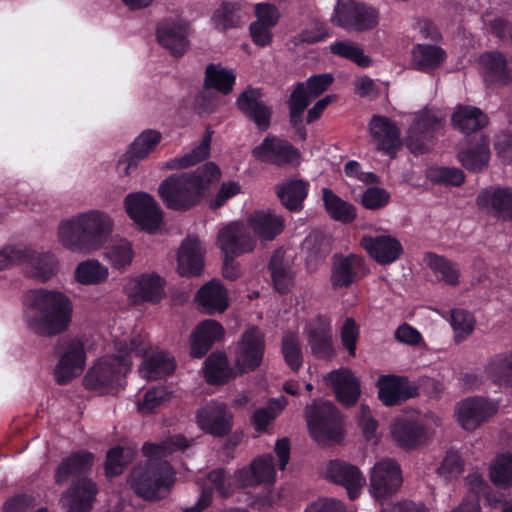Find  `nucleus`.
<instances>
[{
	"instance_id": "f257e3e1",
	"label": "nucleus",
	"mask_w": 512,
	"mask_h": 512,
	"mask_svg": "<svg viewBox=\"0 0 512 512\" xmlns=\"http://www.w3.org/2000/svg\"><path fill=\"white\" fill-rule=\"evenodd\" d=\"M188 447L183 435H175L160 443H145L142 447L144 456L149 459L144 465L132 471V487L137 495L145 500H159L165 497L175 482V471L161 457Z\"/></svg>"
},
{
	"instance_id": "f03ea898",
	"label": "nucleus",
	"mask_w": 512,
	"mask_h": 512,
	"mask_svg": "<svg viewBox=\"0 0 512 512\" xmlns=\"http://www.w3.org/2000/svg\"><path fill=\"white\" fill-rule=\"evenodd\" d=\"M24 319L28 328L43 337L63 333L69 326L73 307L64 293L46 289H34L24 301Z\"/></svg>"
},
{
	"instance_id": "7ed1b4c3",
	"label": "nucleus",
	"mask_w": 512,
	"mask_h": 512,
	"mask_svg": "<svg viewBox=\"0 0 512 512\" xmlns=\"http://www.w3.org/2000/svg\"><path fill=\"white\" fill-rule=\"evenodd\" d=\"M220 175L219 167L213 162H207L194 171L168 176L159 185L158 193L167 208L187 211L201 201L205 190Z\"/></svg>"
},
{
	"instance_id": "20e7f679",
	"label": "nucleus",
	"mask_w": 512,
	"mask_h": 512,
	"mask_svg": "<svg viewBox=\"0 0 512 512\" xmlns=\"http://www.w3.org/2000/svg\"><path fill=\"white\" fill-rule=\"evenodd\" d=\"M114 223L111 217L99 210L80 213L59 225L58 237L66 249L74 253H91L108 241Z\"/></svg>"
},
{
	"instance_id": "39448f33",
	"label": "nucleus",
	"mask_w": 512,
	"mask_h": 512,
	"mask_svg": "<svg viewBox=\"0 0 512 512\" xmlns=\"http://www.w3.org/2000/svg\"><path fill=\"white\" fill-rule=\"evenodd\" d=\"M132 362L116 355L101 357L84 376L83 383L87 390L102 394H116L123 389V381L130 371Z\"/></svg>"
},
{
	"instance_id": "423d86ee",
	"label": "nucleus",
	"mask_w": 512,
	"mask_h": 512,
	"mask_svg": "<svg viewBox=\"0 0 512 512\" xmlns=\"http://www.w3.org/2000/svg\"><path fill=\"white\" fill-rule=\"evenodd\" d=\"M305 417L311 436L318 442H340L343 438V420L337 407L330 401L315 399L305 408Z\"/></svg>"
},
{
	"instance_id": "0eeeda50",
	"label": "nucleus",
	"mask_w": 512,
	"mask_h": 512,
	"mask_svg": "<svg viewBox=\"0 0 512 512\" xmlns=\"http://www.w3.org/2000/svg\"><path fill=\"white\" fill-rule=\"evenodd\" d=\"M330 21L348 32H364L377 26L378 13L357 0H337Z\"/></svg>"
},
{
	"instance_id": "6e6552de",
	"label": "nucleus",
	"mask_w": 512,
	"mask_h": 512,
	"mask_svg": "<svg viewBox=\"0 0 512 512\" xmlns=\"http://www.w3.org/2000/svg\"><path fill=\"white\" fill-rule=\"evenodd\" d=\"M443 127V118L431 110L417 113L407 132V148L415 155L428 153Z\"/></svg>"
},
{
	"instance_id": "1a4fd4ad",
	"label": "nucleus",
	"mask_w": 512,
	"mask_h": 512,
	"mask_svg": "<svg viewBox=\"0 0 512 512\" xmlns=\"http://www.w3.org/2000/svg\"><path fill=\"white\" fill-rule=\"evenodd\" d=\"M128 216L140 230L154 233L163 220V213L156 200L146 192L128 194L124 199Z\"/></svg>"
},
{
	"instance_id": "9d476101",
	"label": "nucleus",
	"mask_w": 512,
	"mask_h": 512,
	"mask_svg": "<svg viewBox=\"0 0 512 512\" xmlns=\"http://www.w3.org/2000/svg\"><path fill=\"white\" fill-rule=\"evenodd\" d=\"M403 483L402 471L393 459H382L374 464L369 478L371 496L383 502L395 495Z\"/></svg>"
},
{
	"instance_id": "9b49d317",
	"label": "nucleus",
	"mask_w": 512,
	"mask_h": 512,
	"mask_svg": "<svg viewBox=\"0 0 512 512\" xmlns=\"http://www.w3.org/2000/svg\"><path fill=\"white\" fill-rule=\"evenodd\" d=\"M265 347V334L258 326H251L243 332L235 349V365L240 374L255 371L261 366Z\"/></svg>"
},
{
	"instance_id": "f8f14e48",
	"label": "nucleus",
	"mask_w": 512,
	"mask_h": 512,
	"mask_svg": "<svg viewBox=\"0 0 512 512\" xmlns=\"http://www.w3.org/2000/svg\"><path fill=\"white\" fill-rule=\"evenodd\" d=\"M59 350V360L53 373L58 385H66L84 371L86 350L79 339L64 340Z\"/></svg>"
},
{
	"instance_id": "ddd939ff",
	"label": "nucleus",
	"mask_w": 512,
	"mask_h": 512,
	"mask_svg": "<svg viewBox=\"0 0 512 512\" xmlns=\"http://www.w3.org/2000/svg\"><path fill=\"white\" fill-rule=\"evenodd\" d=\"M484 85L491 92H498L512 85V69L506 56L499 51H485L477 60Z\"/></svg>"
},
{
	"instance_id": "4468645a",
	"label": "nucleus",
	"mask_w": 512,
	"mask_h": 512,
	"mask_svg": "<svg viewBox=\"0 0 512 512\" xmlns=\"http://www.w3.org/2000/svg\"><path fill=\"white\" fill-rule=\"evenodd\" d=\"M251 153L257 161L278 167L294 165L301 157L300 151L288 140L275 135H267Z\"/></svg>"
},
{
	"instance_id": "2eb2a0df",
	"label": "nucleus",
	"mask_w": 512,
	"mask_h": 512,
	"mask_svg": "<svg viewBox=\"0 0 512 512\" xmlns=\"http://www.w3.org/2000/svg\"><path fill=\"white\" fill-rule=\"evenodd\" d=\"M369 273L370 269L361 255L336 253L332 257L330 281L335 290L349 288Z\"/></svg>"
},
{
	"instance_id": "dca6fc26",
	"label": "nucleus",
	"mask_w": 512,
	"mask_h": 512,
	"mask_svg": "<svg viewBox=\"0 0 512 512\" xmlns=\"http://www.w3.org/2000/svg\"><path fill=\"white\" fill-rule=\"evenodd\" d=\"M196 423L206 434L221 438L230 434L233 414L226 403L210 400L197 410Z\"/></svg>"
},
{
	"instance_id": "f3484780",
	"label": "nucleus",
	"mask_w": 512,
	"mask_h": 512,
	"mask_svg": "<svg viewBox=\"0 0 512 512\" xmlns=\"http://www.w3.org/2000/svg\"><path fill=\"white\" fill-rule=\"evenodd\" d=\"M217 244L224 255L239 257L252 252L256 246V240L244 223L232 221L218 232Z\"/></svg>"
},
{
	"instance_id": "a211bd4d",
	"label": "nucleus",
	"mask_w": 512,
	"mask_h": 512,
	"mask_svg": "<svg viewBox=\"0 0 512 512\" xmlns=\"http://www.w3.org/2000/svg\"><path fill=\"white\" fill-rule=\"evenodd\" d=\"M162 140V134L155 129L142 131L130 144L128 150L118 160L117 169L120 174L129 176L137 169L138 164L152 153Z\"/></svg>"
},
{
	"instance_id": "6ab92c4d",
	"label": "nucleus",
	"mask_w": 512,
	"mask_h": 512,
	"mask_svg": "<svg viewBox=\"0 0 512 512\" xmlns=\"http://www.w3.org/2000/svg\"><path fill=\"white\" fill-rule=\"evenodd\" d=\"M378 398L387 406H396L419 396V386L406 376L382 375L377 380Z\"/></svg>"
},
{
	"instance_id": "aec40b11",
	"label": "nucleus",
	"mask_w": 512,
	"mask_h": 512,
	"mask_svg": "<svg viewBox=\"0 0 512 512\" xmlns=\"http://www.w3.org/2000/svg\"><path fill=\"white\" fill-rule=\"evenodd\" d=\"M360 246L370 258L382 266L396 262L404 253L401 242L391 235H364L360 240Z\"/></svg>"
},
{
	"instance_id": "412c9836",
	"label": "nucleus",
	"mask_w": 512,
	"mask_h": 512,
	"mask_svg": "<svg viewBox=\"0 0 512 512\" xmlns=\"http://www.w3.org/2000/svg\"><path fill=\"white\" fill-rule=\"evenodd\" d=\"M479 209L487 211L503 221H512V188L489 186L480 190L476 197Z\"/></svg>"
},
{
	"instance_id": "4be33fe9",
	"label": "nucleus",
	"mask_w": 512,
	"mask_h": 512,
	"mask_svg": "<svg viewBox=\"0 0 512 512\" xmlns=\"http://www.w3.org/2000/svg\"><path fill=\"white\" fill-rule=\"evenodd\" d=\"M369 132L378 151L392 158L396 156L402 142L400 130L391 119L386 116L374 115L369 122Z\"/></svg>"
},
{
	"instance_id": "5701e85b",
	"label": "nucleus",
	"mask_w": 512,
	"mask_h": 512,
	"mask_svg": "<svg viewBox=\"0 0 512 512\" xmlns=\"http://www.w3.org/2000/svg\"><path fill=\"white\" fill-rule=\"evenodd\" d=\"M159 44L175 57L182 56L189 47V25L183 20H166L156 31Z\"/></svg>"
},
{
	"instance_id": "b1692460",
	"label": "nucleus",
	"mask_w": 512,
	"mask_h": 512,
	"mask_svg": "<svg viewBox=\"0 0 512 512\" xmlns=\"http://www.w3.org/2000/svg\"><path fill=\"white\" fill-rule=\"evenodd\" d=\"M327 475L332 482L346 488L351 500L359 497L361 489L366 484V479L360 469L342 460L330 461Z\"/></svg>"
},
{
	"instance_id": "393cba45",
	"label": "nucleus",
	"mask_w": 512,
	"mask_h": 512,
	"mask_svg": "<svg viewBox=\"0 0 512 512\" xmlns=\"http://www.w3.org/2000/svg\"><path fill=\"white\" fill-rule=\"evenodd\" d=\"M490 156L489 139L484 134L475 135L457 154L461 165L472 173L483 172L489 165Z\"/></svg>"
},
{
	"instance_id": "a878e982",
	"label": "nucleus",
	"mask_w": 512,
	"mask_h": 512,
	"mask_svg": "<svg viewBox=\"0 0 512 512\" xmlns=\"http://www.w3.org/2000/svg\"><path fill=\"white\" fill-rule=\"evenodd\" d=\"M204 268V251L197 237H186L177 254L178 273L183 277L199 276Z\"/></svg>"
},
{
	"instance_id": "bb28decb",
	"label": "nucleus",
	"mask_w": 512,
	"mask_h": 512,
	"mask_svg": "<svg viewBox=\"0 0 512 512\" xmlns=\"http://www.w3.org/2000/svg\"><path fill=\"white\" fill-rule=\"evenodd\" d=\"M223 336L224 328L219 322L211 319L200 322L190 336L191 357L203 358Z\"/></svg>"
},
{
	"instance_id": "cd10ccee",
	"label": "nucleus",
	"mask_w": 512,
	"mask_h": 512,
	"mask_svg": "<svg viewBox=\"0 0 512 512\" xmlns=\"http://www.w3.org/2000/svg\"><path fill=\"white\" fill-rule=\"evenodd\" d=\"M332 328L328 321L318 317L307 328V340L312 355L317 359L331 360L335 356Z\"/></svg>"
},
{
	"instance_id": "c85d7f7f",
	"label": "nucleus",
	"mask_w": 512,
	"mask_h": 512,
	"mask_svg": "<svg viewBox=\"0 0 512 512\" xmlns=\"http://www.w3.org/2000/svg\"><path fill=\"white\" fill-rule=\"evenodd\" d=\"M495 413V408L482 397H469L457 409L458 421L463 429L472 431L487 421Z\"/></svg>"
},
{
	"instance_id": "c756f323",
	"label": "nucleus",
	"mask_w": 512,
	"mask_h": 512,
	"mask_svg": "<svg viewBox=\"0 0 512 512\" xmlns=\"http://www.w3.org/2000/svg\"><path fill=\"white\" fill-rule=\"evenodd\" d=\"M334 390L335 397L346 407L354 406L360 397V383L349 368L331 371L327 377Z\"/></svg>"
},
{
	"instance_id": "7c9ffc66",
	"label": "nucleus",
	"mask_w": 512,
	"mask_h": 512,
	"mask_svg": "<svg viewBox=\"0 0 512 512\" xmlns=\"http://www.w3.org/2000/svg\"><path fill=\"white\" fill-rule=\"evenodd\" d=\"M94 464V454L78 450L64 457L56 468L54 479L57 485L66 484L71 478L88 473Z\"/></svg>"
},
{
	"instance_id": "2f4dec72",
	"label": "nucleus",
	"mask_w": 512,
	"mask_h": 512,
	"mask_svg": "<svg viewBox=\"0 0 512 512\" xmlns=\"http://www.w3.org/2000/svg\"><path fill=\"white\" fill-rule=\"evenodd\" d=\"M195 303L206 314L223 313L228 307L227 290L220 281L212 279L197 291Z\"/></svg>"
},
{
	"instance_id": "473e14b6",
	"label": "nucleus",
	"mask_w": 512,
	"mask_h": 512,
	"mask_svg": "<svg viewBox=\"0 0 512 512\" xmlns=\"http://www.w3.org/2000/svg\"><path fill=\"white\" fill-rule=\"evenodd\" d=\"M97 493L96 483L92 479L82 477L74 481L65 494L67 512H90Z\"/></svg>"
},
{
	"instance_id": "72a5a7b5",
	"label": "nucleus",
	"mask_w": 512,
	"mask_h": 512,
	"mask_svg": "<svg viewBox=\"0 0 512 512\" xmlns=\"http://www.w3.org/2000/svg\"><path fill=\"white\" fill-rule=\"evenodd\" d=\"M268 270L275 291L281 295L288 294L294 285V274L292 261L285 256L282 248L276 249L271 255Z\"/></svg>"
},
{
	"instance_id": "f704fd0d",
	"label": "nucleus",
	"mask_w": 512,
	"mask_h": 512,
	"mask_svg": "<svg viewBox=\"0 0 512 512\" xmlns=\"http://www.w3.org/2000/svg\"><path fill=\"white\" fill-rule=\"evenodd\" d=\"M391 432L396 443L407 449L417 448L426 440L425 427L422 423L413 419H396Z\"/></svg>"
},
{
	"instance_id": "c9c22d12",
	"label": "nucleus",
	"mask_w": 512,
	"mask_h": 512,
	"mask_svg": "<svg viewBox=\"0 0 512 512\" xmlns=\"http://www.w3.org/2000/svg\"><path fill=\"white\" fill-rule=\"evenodd\" d=\"M203 373L207 383L223 385L235 379L237 373L230 366L228 357L224 352L211 353L203 365Z\"/></svg>"
},
{
	"instance_id": "e433bc0d",
	"label": "nucleus",
	"mask_w": 512,
	"mask_h": 512,
	"mask_svg": "<svg viewBox=\"0 0 512 512\" xmlns=\"http://www.w3.org/2000/svg\"><path fill=\"white\" fill-rule=\"evenodd\" d=\"M309 191V183L302 179H289L276 186V194L281 204L292 212L302 210Z\"/></svg>"
},
{
	"instance_id": "4c0bfd02",
	"label": "nucleus",
	"mask_w": 512,
	"mask_h": 512,
	"mask_svg": "<svg viewBox=\"0 0 512 512\" xmlns=\"http://www.w3.org/2000/svg\"><path fill=\"white\" fill-rule=\"evenodd\" d=\"M249 227L260 239L271 241L282 233L285 220L282 216L255 211L248 218Z\"/></svg>"
},
{
	"instance_id": "58836bf2",
	"label": "nucleus",
	"mask_w": 512,
	"mask_h": 512,
	"mask_svg": "<svg viewBox=\"0 0 512 512\" xmlns=\"http://www.w3.org/2000/svg\"><path fill=\"white\" fill-rule=\"evenodd\" d=\"M301 250L305 255L308 270L312 271L315 270L319 264L323 263L330 254L331 245L324 234L313 232L305 237L301 244Z\"/></svg>"
},
{
	"instance_id": "ea45409f",
	"label": "nucleus",
	"mask_w": 512,
	"mask_h": 512,
	"mask_svg": "<svg viewBox=\"0 0 512 512\" xmlns=\"http://www.w3.org/2000/svg\"><path fill=\"white\" fill-rule=\"evenodd\" d=\"M213 133L214 131L208 127L199 145L180 157L168 160L164 164V168L168 170L186 169L206 160L210 155Z\"/></svg>"
},
{
	"instance_id": "a19ab883",
	"label": "nucleus",
	"mask_w": 512,
	"mask_h": 512,
	"mask_svg": "<svg viewBox=\"0 0 512 512\" xmlns=\"http://www.w3.org/2000/svg\"><path fill=\"white\" fill-rule=\"evenodd\" d=\"M260 98H237V108L252 121L259 131L265 132L271 125L272 108Z\"/></svg>"
},
{
	"instance_id": "79ce46f5",
	"label": "nucleus",
	"mask_w": 512,
	"mask_h": 512,
	"mask_svg": "<svg viewBox=\"0 0 512 512\" xmlns=\"http://www.w3.org/2000/svg\"><path fill=\"white\" fill-rule=\"evenodd\" d=\"M322 199L326 212L333 220L349 224L356 219L355 206L341 199L331 189H322Z\"/></svg>"
},
{
	"instance_id": "37998d69",
	"label": "nucleus",
	"mask_w": 512,
	"mask_h": 512,
	"mask_svg": "<svg viewBox=\"0 0 512 512\" xmlns=\"http://www.w3.org/2000/svg\"><path fill=\"white\" fill-rule=\"evenodd\" d=\"M487 376L496 384L512 386V350L491 356L485 366Z\"/></svg>"
},
{
	"instance_id": "c03bdc74",
	"label": "nucleus",
	"mask_w": 512,
	"mask_h": 512,
	"mask_svg": "<svg viewBox=\"0 0 512 512\" xmlns=\"http://www.w3.org/2000/svg\"><path fill=\"white\" fill-rule=\"evenodd\" d=\"M163 279L153 274L140 275L133 287V297L138 301L158 303L163 294Z\"/></svg>"
},
{
	"instance_id": "a18cd8bd",
	"label": "nucleus",
	"mask_w": 512,
	"mask_h": 512,
	"mask_svg": "<svg viewBox=\"0 0 512 512\" xmlns=\"http://www.w3.org/2000/svg\"><path fill=\"white\" fill-rule=\"evenodd\" d=\"M452 124L462 133L470 135L483 129L488 124V118L479 108L465 107L453 113Z\"/></svg>"
},
{
	"instance_id": "49530a36",
	"label": "nucleus",
	"mask_w": 512,
	"mask_h": 512,
	"mask_svg": "<svg viewBox=\"0 0 512 512\" xmlns=\"http://www.w3.org/2000/svg\"><path fill=\"white\" fill-rule=\"evenodd\" d=\"M425 260L428 267L445 284L450 286L459 284L461 273L457 263L434 252H427Z\"/></svg>"
},
{
	"instance_id": "de8ad7c7",
	"label": "nucleus",
	"mask_w": 512,
	"mask_h": 512,
	"mask_svg": "<svg viewBox=\"0 0 512 512\" xmlns=\"http://www.w3.org/2000/svg\"><path fill=\"white\" fill-rule=\"evenodd\" d=\"M445 58V51L436 45L418 44L412 50L413 65L425 72L438 68Z\"/></svg>"
},
{
	"instance_id": "09e8293b",
	"label": "nucleus",
	"mask_w": 512,
	"mask_h": 512,
	"mask_svg": "<svg viewBox=\"0 0 512 512\" xmlns=\"http://www.w3.org/2000/svg\"><path fill=\"white\" fill-rule=\"evenodd\" d=\"M245 13L236 2H222L215 10L211 21L220 31L236 28L244 23Z\"/></svg>"
},
{
	"instance_id": "8fccbe9b",
	"label": "nucleus",
	"mask_w": 512,
	"mask_h": 512,
	"mask_svg": "<svg viewBox=\"0 0 512 512\" xmlns=\"http://www.w3.org/2000/svg\"><path fill=\"white\" fill-rule=\"evenodd\" d=\"M176 369L175 360L168 353L158 352L146 358L141 365V372L149 379H161L171 374Z\"/></svg>"
},
{
	"instance_id": "3c124183",
	"label": "nucleus",
	"mask_w": 512,
	"mask_h": 512,
	"mask_svg": "<svg viewBox=\"0 0 512 512\" xmlns=\"http://www.w3.org/2000/svg\"><path fill=\"white\" fill-rule=\"evenodd\" d=\"M108 268L96 259L80 262L74 272L75 280L82 285H98L108 278Z\"/></svg>"
},
{
	"instance_id": "603ef678",
	"label": "nucleus",
	"mask_w": 512,
	"mask_h": 512,
	"mask_svg": "<svg viewBox=\"0 0 512 512\" xmlns=\"http://www.w3.org/2000/svg\"><path fill=\"white\" fill-rule=\"evenodd\" d=\"M235 83V75L220 65L210 64L205 71V86L213 88L219 93L228 94Z\"/></svg>"
},
{
	"instance_id": "864d4df0",
	"label": "nucleus",
	"mask_w": 512,
	"mask_h": 512,
	"mask_svg": "<svg viewBox=\"0 0 512 512\" xmlns=\"http://www.w3.org/2000/svg\"><path fill=\"white\" fill-rule=\"evenodd\" d=\"M281 353L286 365L293 372H298L303 365V353L296 333L287 332L284 334L281 341Z\"/></svg>"
},
{
	"instance_id": "5fc2aeb1",
	"label": "nucleus",
	"mask_w": 512,
	"mask_h": 512,
	"mask_svg": "<svg viewBox=\"0 0 512 512\" xmlns=\"http://www.w3.org/2000/svg\"><path fill=\"white\" fill-rule=\"evenodd\" d=\"M328 50L331 54L350 60L361 67H367L371 59L365 55L363 49L351 40H340L332 43Z\"/></svg>"
},
{
	"instance_id": "6e6d98bb",
	"label": "nucleus",
	"mask_w": 512,
	"mask_h": 512,
	"mask_svg": "<svg viewBox=\"0 0 512 512\" xmlns=\"http://www.w3.org/2000/svg\"><path fill=\"white\" fill-rule=\"evenodd\" d=\"M24 263L31 265L32 276L41 281L49 280L57 272V259L50 252L36 254L32 250V257Z\"/></svg>"
},
{
	"instance_id": "4d7b16f0",
	"label": "nucleus",
	"mask_w": 512,
	"mask_h": 512,
	"mask_svg": "<svg viewBox=\"0 0 512 512\" xmlns=\"http://www.w3.org/2000/svg\"><path fill=\"white\" fill-rule=\"evenodd\" d=\"M105 257L116 269H124L133 260L134 252L131 243L126 239L114 241L106 247Z\"/></svg>"
},
{
	"instance_id": "13d9d810",
	"label": "nucleus",
	"mask_w": 512,
	"mask_h": 512,
	"mask_svg": "<svg viewBox=\"0 0 512 512\" xmlns=\"http://www.w3.org/2000/svg\"><path fill=\"white\" fill-rule=\"evenodd\" d=\"M173 395V391L167 386H156L149 388L143 399L137 403L138 411L141 413H153L159 407L168 402Z\"/></svg>"
},
{
	"instance_id": "bf43d9fd",
	"label": "nucleus",
	"mask_w": 512,
	"mask_h": 512,
	"mask_svg": "<svg viewBox=\"0 0 512 512\" xmlns=\"http://www.w3.org/2000/svg\"><path fill=\"white\" fill-rule=\"evenodd\" d=\"M490 479L496 486L512 487V454L498 455L490 466Z\"/></svg>"
},
{
	"instance_id": "052dcab7",
	"label": "nucleus",
	"mask_w": 512,
	"mask_h": 512,
	"mask_svg": "<svg viewBox=\"0 0 512 512\" xmlns=\"http://www.w3.org/2000/svg\"><path fill=\"white\" fill-rule=\"evenodd\" d=\"M331 74H317L296 84L290 96H319L333 83Z\"/></svg>"
},
{
	"instance_id": "680f3d73",
	"label": "nucleus",
	"mask_w": 512,
	"mask_h": 512,
	"mask_svg": "<svg viewBox=\"0 0 512 512\" xmlns=\"http://www.w3.org/2000/svg\"><path fill=\"white\" fill-rule=\"evenodd\" d=\"M251 473L254 483L272 484L276 476L273 456L265 454L255 458L251 463Z\"/></svg>"
},
{
	"instance_id": "e2e57ef3",
	"label": "nucleus",
	"mask_w": 512,
	"mask_h": 512,
	"mask_svg": "<svg viewBox=\"0 0 512 512\" xmlns=\"http://www.w3.org/2000/svg\"><path fill=\"white\" fill-rule=\"evenodd\" d=\"M360 336V327L352 317H347L340 329V341L350 357L356 356L357 342Z\"/></svg>"
},
{
	"instance_id": "0e129e2a",
	"label": "nucleus",
	"mask_w": 512,
	"mask_h": 512,
	"mask_svg": "<svg viewBox=\"0 0 512 512\" xmlns=\"http://www.w3.org/2000/svg\"><path fill=\"white\" fill-rule=\"evenodd\" d=\"M450 324L456 334V338L463 339L473 332L475 320L468 311L453 309L450 314Z\"/></svg>"
},
{
	"instance_id": "69168bd1",
	"label": "nucleus",
	"mask_w": 512,
	"mask_h": 512,
	"mask_svg": "<svg viewBox=\"0 0 512 512\" xmlns=\"http://www.w3.org/2000/svg\"><path fill=\"white\" fill-rule=\"evenodd\" d=\"M32 257V249L20 246H5L0 250V271L16 263H24Z\"/></svg>"
},
{
	"instance_id": "338daca9",
	"label": "nucleus",
	"mask_w": 512,
	"mask_h": 512,
	"mask_svg": "<svg viewBox=\"0 0 512 512\" xmlns=\"http://www.w3.org/2000/svg\"><path fill=\"white\" fill-rule=\"evenodd\" d=\"M430 178L435 183L459 187L465 181V174L459 168L439 167L430 172Z\"/></svg>"
},
{
	"instance_id": "774afa93",
	"label": "nucleus",
	"mask_w": 512,
	"mask_h": 512,
	"mask_svg": "<svg viewBox=\"0 0 512 512\" xmlns=\"http://www.w3.org/2000/svg\"><path fill=\"white\" fill-rule=\"evenodd\" d=\"M390 200V193L381 187L372 186L362 194L361 204L368 210H378L385 207Z\"/></svg>"
}]
</instances>
